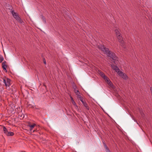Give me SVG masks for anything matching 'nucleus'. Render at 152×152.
<instances>
[{"mask_svg": "<svg viewBox=\"0 0 152 152\" xmlns=\"http://www.w3.org/2000/svg\"><path fill=\"white\" fill-rule=\"evenodd\" d=\"M98 46V48L99 49L103 51L107 54L108 56L112 58L113 61L116 65H118L119 62L118 58L114 53L110 52L107 48H105L101 45H99Z\"/></svg>", "mask_w": 152, "mask_h": 152, "instance_id": "obj_1", "label": "nucleus"}, {"mask_svg": "<svg viewBox=\"0 0 152 152\" xmlns=\"http://www.w3.org/2000/svg\"><path fill=\"white\" fill-rule=\"evenodd\" d=\"M0 80L3 82L7 87H9L11 85V80L8 78H1Z\"/></svg>", "mask_w": 152, "mask_h": 152, "instance_id": "obj_2", "label": "nucleus"}, {"mask_svg": "<svg viewBox=\"0 0 152 152\" xmlns=\"http://www.w3.org/2000/svg\"><path fill=\"white\" fill-rule=\"evenodd\" d=\"M11 13H12L14 18L19 23L21 24H23L24 23L21 20V18L18 16L17 13L13 11H11Z\"/></svg>", "mask_w": 152, "mask_h": 152, "instance_id": "obj_3", "label": "nucleus"}, {"mask_svg": "<svg viewBox=\"0 0 152 152\" xmlns=\"http://www.w3.org/2000/svg\"><path fill=\"white\" fill-rule=\"evenodd\" d=\"M117 37L118 39V41L120 43L121 45V46H122L123 47L125 48L124 45L125 44L123 40V38L121 36V34L119 35H118L117 36Z\"/></svg>", "mask_w": 152, "mask_h": 152, "instance_id": "obj_4", "label": "nucleus"}, {"mask_svg": "<svg viewBox=\"0 0 152 152\" xmlns=\"http://www.w3.org/2000/svg\"><path fill=\"white\" fill-rule=\"evenodd\" d=\"M118 75L124 80H126L128 79V76L126 75L122 72L121 71H120L118 73Z\"/></svg>", "mask_w": 152, "mask_h": 152, "instance_id": "obj_5", "label": "nucleus"}, {"mask_svg": "<svg viewBox=\"0 0 152 152\" xmlns=\"http://www.w3.org/2000/svg\"><path fill=\"white\" fill-rule=\"evenodd\" d=\"M98 73L99 75L102 77L105 80H109V78L106 76L101 71H99Z\"/></svg>", "mask_w": 152, "mask_h": 152, "instance_id": "obj_6", "label": "nucleus"}, {"mask_svg": "<svg viewBox=\"0 0 152 152\" xmlns=\"http://www.w3.org/2000/svg\"><path fill=\"white\" fill-rule=\"evenodd\" d=\"M111 66L113 69L117 73H118L119 71V69L118 68V67L116 65H114L113 64H112L111 65Z\"/></svg>", "mask_w": 152, "mask_h": 152, "instance_id": "obj_7", "label": "nucleus"}, {"mask_svg": "<svg viewBox=\"0 0 152 152\" xmlns=\"http://www.w3.org/2000/svg\"><path fill=\"white\" fill-rule=\"evenodd\" d=\"M7 67V62L6 61H4L2 63V67L3 68L4 70L6 72H7L6 68Z\"/></svg>", "mask_w": 152, "mask_h": 152, "instance_id": "obj_8", "label": "nucleus"}, {"mask_svg": "<svg viewBox=\"0 0 152 152\" xmlns=\"http://www.w3.org/2000/svg\"><path fill=\"white\" fill-rule=\"evenodd\" d=\"M105 81L107 82L108 85L110 86V87L113 88H114V86L113 84L110 81V80L109 78V80H105Z\"/></svg>", "mask_w": 152, "mask_h": 152, "instance_id": "obj_9", "label": "nucleus"}, {"mask_svg": "<svg viewBox=\"0 0 152 152\" xmlns=\"http://www.w3.org/2000/svg\"><path fill=\"white\" fill-rule=\"evenodd\" d=\"M36 125V124H33L32 125L30 124H28L27 126L30 127L29 130L30 131H31L34 128L35 126Z\"/></svg>", "mask_w": 152, "mask_h": 152, "instance_id": "obj_10", "label": "nucleus"}, {"mask_svg": "<svg viewBox=\"0 0 152 152\" xmlns=\"http://www.w3.org/2000/svg\"><path fill=\"white\" fill-rule=\"evenodd\" d=\"M73 88L74 90V91L76 94H77V93L79 92V91L76 89V86L75 85H73Z\"/></svg>", "mask_w": 152, "mask_h": 152, "instance_id": "obj_11", "label": "nucleus"}, {"mask_svg": "<svg viewBox=\"0 0 152 152\" xmlns=\"http://www.w3.org/2000/svg\"><path fill=\"white\" fill-rule=\"evenodd\" d=\"M103 145H104V148H105V149L106 150V152H110V151H109L108 148L107 146L104 143V141H103Z\"/></svg>", "mask_w": 152, "mask_h": 152, "instance_id": "obj_12", "label": "nucleus"}, {"mask_svg": "<svg viewBox=\"0 0 152 152\" xmlns=\"http://www.w3.org/2000/svg\"><path fill=\"white\" fill-rule=\"evenodd\" d=\"M14 134V133L12 132H8L6 134V135L7 136H12Z\"/></svg>", "mask_w": 152, "mask_h": 152, "instance_id": "obj_13", "label": "nucleus"}, {"mask_svg": "<svg viewBox=\"0 0 152 152\" xmlns=\"http://www.w3.org/2000/svg\"><path fill=\"white\" fill-rule=\"evenodd\" d=\"M3 130L4 133H5L6 134H7L8 132L6 128L4 126L3 127Z\"/></svg>", "mask_w": 152, "mask_h": 152, "instance_id": "obj_14", "label": "nucleus"}, {"mask_svg": "<svg viewBox=\"0 0 152 152\" xmlns=\"http://www.w3.org/2000/svg\"><path fill=\"white\" fill-rule=\"evenodd\" d=\"M115 32L116 33V35L118 36V35H120V33H119V31L118 29L115 30Z\"/></svg>", "mask_w": 152, "mask_h": 152, "instance_id": "obj_15", "label": "nucleus"}, {"mask_svg": "<svg viewBox=\"0 0 152 152\" xmlns=\"http://www.w3.org/2000/svg\"><path fill=\"white\" fill-rule=\"evenodd\" d=\"M83 104L84 106L86 107V109H87V110H89V107L88 106L87 104L86 103V102H85L84 103H83Z\"/></svg>", "mask_w": 152, "mask_h": 152, "instance_id": "obj_16", "label": "nucleus"}, {"mask_svg": "<svg viewBox=\"0 0 152 152\" xmlns=\"http://www.w3.org/2000/svg\"><path fill=\"white\" fill-rule=\"evenodd\" d=\"M4 58L1 55H0V63H1L3 60Z\"/></svg>", "mask_w": 152, "mask_h": 152, "instance_id": "obj_17", "label": "nucleus"}, {"mask_svg": "<svg viewBox=\"0 0 152 152\" xmlns=\"http://www.w3.org/2000/svg\"><path fill=\"white\" fill-rule=\"evenodd\" d=\"M80 93L79 92L78 93H77V94H76V95H77V97L78 98H79L80 99H82V98L81 97V96L79 94Z\"/></svg>", "mask_w": 152, "mask_h": 152, "instance_id": "obj_18", "label": "nucleus"}, {"mask_svg": "<svg viewBox=\"0 0 152 152\" xmlns=\"http://www.w3.org/2000/svg\"><path fill=\"white\" fill-rule=\"evenodd\" d=\"M71 100H72V103L73 104L75 105H76V104L75 103V102L74 101L73 99V98H72V97H71Z\"/></svg>", "mask_w": 152, "mask_h": 152, "instance_id": "obj_19", "label": "nucleus"}, {"mask_svg": "<svg viewBox=\"0 0 152 152\" xmlns=\"http://www.w3.org/2000/svg\"><path fill=\"white\" fill-rule=\"evenodd\" d=\"M42 19L44 23H46V20L45 18L43 16L42 17Z\"/></svg>", "mask_w": 152, "mask_h": 152, "instance_id": "obj_20", "label": "nucleus"}, {"mask_svg": "<svg viewBox=\"0 0 152 152\" xmlns=\"http://www.w3.org/2000/svg\"><path fill=\"white\" fill-rule=\"evenodd\" d=\"M80 100L83 104V103H84L85 102H84L83 101V98L82 99H81Z\"/></svg>", "mask_w": 152, "mask_h": 152, "instance_id": "obj_21", "label": "nucleus"}, {"mask_svg": "<svg viewBox=\"0 0 152 152\" xmlns=\"http://www.w3.org/2000/svg\"><path fill=\"white\" fill-rule=\"evenodd\" d=\"M43 62H44V64H46V62L45 61V59H43Z\"/></svg>", "mask_w": 152, "mask_h": 152, "instance_id": "obj_22", "label": "nucleus"}, {"mask_svg": "<svg viewBox=\"0 0 152 152\" xmlns=\"http://www.w3.org/2000/svg\"><path fill=\"white\" fill-rule=\"evenodd\" d=\"M134 121H135L137 123V124H138V123L136 121L134 120Z\"/></svg>", "mask_w": 152, "mask_h": 152, "instance_id": "obj_23", "label": "nucleus"}, {"mask_svg": "<svg viewBox=\"0 0 152 152\" xmlns=\"http://www.w3.org/2000/svg\"><path fill=\"white\" fill-rule=\"evenodd\" d=\"M35 130H33V132H35Z\"/></svg>", "mask_w": 152, "mask_h": 152, "instance_id": "obj_24", "label": "nucleus"}, {"mask_svg": "<svg viewBox=\"0 0 152 152\" xmlns=\"http://www.w3.org/2000/svg\"><path fill=\"white\" fill-rule=\"evenodd\" d=\"M141 113V115H142V113Z\"/></svg>", "mask_w": 152, "mask_h": 152, "instance_id": "obj_25", "label": "nucleus"}]
</instances>
